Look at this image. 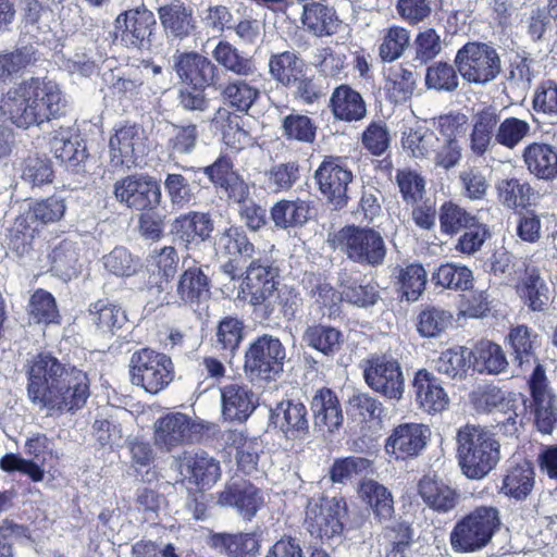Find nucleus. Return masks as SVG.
Wrapping results in <instances>:
<instances>
[{
    "mask_svg": "<svg viewBox=\"0 0 557 557\" xmlns=\"http://www.w3.org/2000/svg\"><path fill=\"white\" fill-rule=\"evenodd\" d=\"M27 397L50 416L75 412L90 395L86 372L61 362L51 352H40L26 366Z\"/></svg>",
    "mask_w": 557,
    "mask_h": 557,
    "instance_id": "1",
    "label": "nucleus"
},
{
    "mask_svg": "<svg viewBox=\"0 0 557 557\" xmlns=\"http://www.w3.org/2000/svg\"><path fill=\"white\" fill-rule=\"evenodd\" d=\"M66 106L67 100L54 81L32 77L8 90L0 110L12 124L27 129L59 117Z\"/></svg>",
    "mask_w": 557,
    "mask_h": 557,
    "instance_id": "2",
    "label": "nucleus"
},
{
    "mask_svg": "<svg viewBox=\"0 0 557 557\" xmlns=\"http://www.w3.org/2000/svg\"><path fill=\"white\" fill-rule=\"evenodd\" d=\"M278 269L268 260L253 259L246 270L245 283L250 295V304L270 317L274 312L294 314L297 295L287 285L276 280Z\"/></svg>",
    "mask_w": 557,
    "mask_h": 557,
    "instance_id": "3",
    "label": "nucleus"
},
{
    "mask_svg": "<svg viewBox=\"0 0 557 557\" xmlns=\"http://www.w3.org/2000/svg\"><path fill=\"white\" fill-rule=\"evenodd\" d=\"M456 442L460 469L469 479H483L500 460V444L485 426H461L457 431Z\"/></svg>",
    "mask_w": 557,
    "mask_h": 557,
    "instance_id": "4",
    "label": "nucleus"
},
{
    "mask_svg": "<svg viewBox=\"0 0 557 557\" xmlns=\"http://www.w3.org/2000/svg\"><path fill=\"white\" fill-rule=\"evenodd\" d=\"M333 242L350 261L360 265L376 268L385 261V240L374 228L347 225L334 235Z\"/></svg>",
    "mask_w": 557,
    "mask_h": 557,
    "instance_id": "5",
    "label": "nucleus"
},
{
    "mask_svg": "<svg viewBox=\"0 0 557 557\" xmlns=\"http://www.w3.org/2000/svg\"><path fill=\"white\" fill-rule=\"evenodd\" d=\"M455 66L469 84L485 85L502 72V60L497 50L481 41H469L456 53Z\"/></svg>",
    "mask_w": 557,
    "mask_h": 557,
    "instance_id": "6",
    "label": "nucleus"
},
{
    "mask_svg": "<svg viewBox=\"0 0 557 557\" xmlns=\"http://www.w3.org/2000/svg\"><path fill=\"white\" fill-rule=\"evenodd\" d=\"M129 376L134 385L154 395L173 381L174 366L165 354L150 348H141L131 357Z\"/></svg>",
    "mask_w": 557,
    "mask_h": 557,
    "instance_id": "7",
    "label": "nucleus"
},
{
    "mask_svg": "<svg viewBox=\"0 0 557 557\" xmlns=\"http://www.w3.org/2000/svg\"><path fill=\"white\" fill-rule=\"evenodd\" d=\"M286 350L269 334L256 338L245 352L244 371L251 381H274L283 371Z\"/></svg>",
    "mask_w": 557,
    "mask_h": 557,
    "instance_id": "8",
    "label": "nucleus"
},
{
    "mask_svg": "<svg viewBox=\"0 0 557 557\" xmlns=\"http://www.w3.org/2000/svg\"><path fill=\"white\" fill-rule=\"evenodd\" d=\"M313 178L329 206L335 210L347 206L352 173L339 159H324L314 171Z\"/></svg>",
    "mask_w": 557,
    "mask_h": 557,
    "instance_id": "9",
    "label": "nucleus"
},
{
    "mask_svg": "<svg viewBox=\"0 0 557 557\" xmlns=\"http://www.w3.org/2000/svg\"><path fill=\"white\" fill-rule=\"evenodd\" d=\"M363 374L374 392L393 400L403 398L405 377L399 362L393 357L384 355L370 359Z\"/></svg>",
    "mask_w": 557,
    "mask_h": 557,
    "instance_id": "10",
    "label": "nucleus"
},
{
    "mask_svg": "<svg viewBox=\"0 0 557 557\" xmlns=\"http://www.w3.org/2000/svg\"><path fill=\"white\" fill-rule=\"evenodd\" d=\"M114 196L127 208L138 211L152 210L161 201V188L146 175H129L114 184Z\"/></svg>",
    "mask_w": 557,
    "mask_h": 557,
    "instance_id": "11",
    "label": "nucleus"
},
{
    "mask_svg": "<svg viewBox=\"0 0 557 557\" xmlns=\"http://www.w3.org/2000/svg\"><path fill=\"white\" fill-rule=\"evenodd\" d=\"M156 23L153 13L144 7L127 10L115 18L116 38L128 48L143 49L150 45Z\"/></svg>",
    "mask_w": 557,
    "mask_h": 557,
    "instance_id": "12",
    "label": "nucleus"
},
{
    "mask_svg": "<svg viewBox=\"0 0 557 557\" xmlns=\"http://www.w3.org/2000/svg\"><path fill=\"white\" fill-rule=\"evenodd\" d=\"M109 147L113 166H135L147 151L145 131L138 125L122 126L110 138Z\"/></svg>",
    "mask_w": 557,
    "mask_h": 557,
    "instance_id": "13",
    "label": "nucleus"
},
{
    "mask_svg": "<svg viewBox=\"0 0 557 557\" xmlns=\"http://www.w3.org/2000/svg\"><path fill=\"white\" fill-rule=\"evenodd\" d=\"M430 435L431 431L424 424H399L387 437L385 450L397 460L417 457L426 446Z\"/></svg>",
    "mask_w": 557,
    "mask_h": 557,
    "instance_id": "14",
    "label": "nucleus"
},
{
    "mask_svg": "<svg viewBox=\"0 0 557 557\" xmlns=\"http://www.w3.org/2000/svg\"><path fill=\"white\" fill-rule=\"evenodd\" d=\"M154 428L156 444L168 450L194 442L199 433L198 424L182 412L166 413L157 420Z\"/></svg>",
    "mask_w": 557,
    "mask_h": 557,
    "instance_id": "15",
    "label": "nucleus"
},
{
    "mask_svg": "<svg viewBox=\"0 0 557 557\" xmlns=\"http://www.w3.org/2000/svg\"><path fill=\"white\" fill-rule=\"evenodd\" d=\"M173 69L182 83L206 88L215 85L218 67L207 57L198 52H177L173 55Z\"/></svg>",
    "mask_w": 557,
    "mask_h": 557,
    "instance_id": "16",
    "label": "nucleus"
},
{
    "mask_svg": "<svg viewBox=\"0 0 557 557\" xmlns=\"http://www.w3.org/2000/svg\"><path fill=\"white\" fill-rule=\"evenodd\" d=\"M314 430L322 435L338 430L344 421L339 400L330 388L319 389L311 399Z\"/></svg>",
    "mask_w": 557,
    "mask_h": 557,
    "instance_id": "17",
    "label": "nucleus"
},
{
    "mask_svg": "<svg viewBox=\"0 0 557 557\" xmlns=\"http://www.w3.org/2000/svg\"><path fill=\"white\" fill-rule=\"evenodd\" d=\"M221 401L226 420L244 422L255 411L258 397L248 385L231 383L221 388Z\"/></svg>",
    "mask_w": 557,
    "mask_h": 557,
    "instance_id": "18",
    "label": "nucleus"
},
{
    "mask_svg": "<svg viewBox=\"0 0 557 557\" xmlns=\"http://www.w3.org/2000/svg\"><path fill=\"white\" fill-rule=\"evenodd\" d=\"M416 400L429 413H438L449 404V397L441 381L426 369L419 370L412 382Z\"/></svg>",
    "mask_w": 557,
    "mask_h": 557,
    "instance_id": "19",
    "label": "nucleus"
},
{
    "mask_svg": "<svg viewBox=\"0 0 557 557\" xmlns=\"http://www.w3.org/2000/svg\"><path fill=\"white\" fill-rule=\"evenodd\" d=\"M195 262L190 256L183 259V265L187 268L181 275L176 288L180 302L189 307L199 306L209 296L208 277L200 268L191 265Z\"/></svg>",
    "mask_w": 557,
    "mask_h": 557,
    "instance_id": "20",
    "label": "nucleus"
},
{
    "mask_svg": "<svg viewBox=\"0 0 557 557\" xmlns=\"http://www.w3.org/2000/svg\"><path fill=\"white\" fill-rule=\"evenodd\" d=\"M329 108L337 121L359 122L367 115V104L359 91L347 84L334 88Z\"/></svg>",
    "mask_w": 557,
    "mask_h": 557,
    "instance_id": "21",
    "label": "nucleus"
},
{
    "mask_svg": "<svg viewBox=\"0 0 557 557\" xmlns=\"http://www.w3.org/2000/svg\"><path fill=\"white\" fill-rule=\"evenodd\" d=\"M171 231L187 249H190L193 245L197 246L210 237L213 222L208 213L190 211L176 218Z\"/></svg>",
    "mask_w": 557,
    "mask_h": 557,
    "instance_id": "22",
    "label": "nucleus"
},
{
    "mask_svg": "<svg viewBox=\"0 0 557 557\" xmlns=\"http://www.w3.org/2000/svg\"><path fill=\"white\" fill-rule=\"evenodd\" d=\"M274 423L288 440L304 438L309 432L307 408L300 401L283 400L273 410Z\"/></svg>",
    "mask_w": 557,
    "mask_h": 557,
    "instance_id": "23",
    "label": "nucleus"
},
{
    "mask_svg": "<svg viewBox=\"0 0 557 557\" xmlns=\"http://www.w3.org/2000/svg\"><path fill=\"white\" fill-rule=\"evenodd\" d=\"M498 114L495 109L486 108L472 116V131L469 138V148L476 157H483L496 145V127Z\"/></svg>",
    "mask_w": 557,
    "mask_h": 557,
    "instance_id": "24",
    "label": "nucleus"
},
{
    "mask_svg": "<svg viewBox=\"0 0 557 557\" xmlns=\"http://www.w3.org/2000/svg\"><path fill=\"white\" fill-rule=\"evenodd\" d=\"M214 251L218 257L227 260L251 259L255 245L240 226L231 225L214 236Z\"/></svg>",
    "mask_w": 557,
    "mask_h": 557,
    "instance_id": "25",
    "label": "nucleus"
},
{
    "mask_svg": "<svg viewBox=\"0 0 557 557\" xmlns=\"http://www.w3.org/2000/svg\"><path fill=\"white\" fill-rule=\"evenodd\" d=\"M221 506L236 507L243 519L250 520L262 504L259 490L246 481L233 482L220 493Z\"/></svg>",
    "mask_w": 557,
    "mask_h": 557,
    "instance_id": "26",
    "label": "nucleus"
},
{
    "mask_svg": "<svg viewBox=\"0 0 557 557\" xmlns=\"http://www.w3.org/2000/svg\"><path fill=\"white\" fill-rule=\"evenodd\" d=\"M522 157L529 172L537 178L553 181L557 177V147L533 143L524 148Z\"/></svg>",
    "mask_w": 557,
    "mask_h": 557,
    "instance_id": "27",
    "label": "nucleus"
},
{
    "mask_svg": "<svg viewBox=\"0 0 557 557\" xmlns=\"http://www.w3.org/2000/svg\"><path fill=\"white\" fill-rule=\"evenodd\" d=\"M158 15L169 37L182 40L189 36L195 28L193 9L180 0H174L169 4L160 7Z\"/></svg>",
    "mask_w": 557,
    "mask_h": 557,
    "instance_id": "28",
    "label": "nucleus"
},
{
    "mask_svg": "<svg viewBox=\"0 0 557 557\" xmlns=\"http://www.w3.org/2000/svg\"><path fill=\"white\" fill-rule=\"evenodd\" d=\"M517 292L532 311H544L552 299L553 290L540 275L536 268H527L524 276L517 285Z\"/></svg>",
    "mask_w": 557,
    "mask_h": 557,
    "instance_id": "29",
    "label": "nucleus"
},
{
    "mask_svg": "<svg viewBox=\"0 0 557 557\" xmlns=\"http://www.w3.org/2000/svg\"><path fill=\"white\" fill-rule=\"evenodd\" d=\"M500 524H455L450 545L456 553H470L484 547Z\"/></svg>",
    "mask_w": 557,
    "mask_h": 557,
    "instance_id": "30",
    "label": "nucleus"
},
{
    "mask_svg": "<svg viewBox=\"0 0 557 557\" xmlns=\"http://www.w3.org/2000/svg\"><path fill=\"white\" fill-rule=\"evenodd\" d=\"M181 469L182 473L202 488L212 486L221 475L219 462L206 453L186 456L182 461Z\"/></svg>",
    "mask_w": 557,
    "mask_h": 557,
    "instance_id": "31",
    "label": "nucleus"
},
{
    "mask_svg": "<svg viewBox=\"0 0 557 557\" xmlns=\"http://www.w3.org/2000/svg\"><path fill=\"white\" fill-rule=\"evenodd\" d=\"M302 342L323 356L333 358L342 350L344 335L334 326L313 324L305 330Z\"/></svg>",
    "mask_w": 557,
    "mask_h": 557,
    "instance_id": "32",
    "label": "nucleus"
},
{
    "mask_svg": "<svg viewBox=\"0 0 557 557\" xmlns=\"http://www.w3.org/2000/svg\"><path fill=\"white\" fill-rule=\"evenodd\" d=\"M301 22L308 32L319 37L335 34L339 26L335 10L321 2L305 5Z\"/></svg>",
    "mask_w": 557,
    "mask_h": 557,
    "instance_id": "33",
    "label": "nucleus"
},
{
    "mask_svg": "<svg viewBox=\"0 0 557 557\" xmlns=\"http://www.w3.org/2000/svg\"><path fill=\"white\" fill-rule=\"evenodd\" d=\"M51 271L64 281L79 272V246L76 242L63 239L55 244L49 255Z\"/></svg>",
    "mask_w": 557,
    "mask_h": 557,
    "instance_id": "34",
    "label": "nucleus"
},
{
    "mask_svg": "<svg viewBox=\"0 0 557 557\" xmlns=\"http://www.w3.org/2000/svg\"><path fill=\"white\" fill-rule=\"evenodd\" d=\"M238 119L225 108H219L211 119L213 126L221 131L225 144L236 150L253 145V137L239 125Z\"/></svg>",
    "mask_w": 557,
    "mask_h": 557,
    "instance_id": "35",
    "label": "nucleus"
},
{
    "mask_svg": "<svg viewBox=\"0 0 557 557\" xmlns=\"http://www.w3.org/2000/svg\"><path fill=\"white\" fill-rule=\"evenodd\" d=\"M470 354L473 357V368L480 373L499 374L508 367L503 348L490 341L479 342Z\"/></svg>",
    "mask_w": 557,
    "mask_h": 557,
    "instance_id": "36",
    "label": "nucleus"
},
{
    "mask_svg": "<svg viewBox=\"0 0 557 557\" xmlns=\"http://www.w3.org/2000/svg\"><path fill=\"white\" fill-rule=\"evenodd\" d=\"M359 497L367 503L379 520H389L393 517L394 507L391 493L379 482L367 479L358 486Z\"/></svg>",
    "mask_w": 557,
    "mask_h": 557,
    "instance_id": "37",
    "label": "nucleus"
},
{
    "mask_svg": "<svg viewBox=\"0 0 557 557\" xmlns=\"http://www.w3.org/2000/svg\"><path fill=\"white\" fill-rule=\"evenodd\" d=\"M359 497L367 503L379 520H389L393 517L394 507L391 493L379 482L367 479L358 486Z\"/></svg>",
    "mask_w": 557,
    "mask_h": 557,
    "instance_id": "38",
    "label": "nucleus"
},
{
    "mask_svg": "<svg viewBox=\"0 0 557 557\" xmlns=\"http://www.w3.org/2000/svg\"><path fill=\"white\" fill-rule=\"evenodd\" d=\"M359 497L367 503L379 520H389L393 517L394 507L391 493L379 482L367 479L358 486Z\"/></svg>",
    "mask_w": 557,
    "mask_h": 557,
    "instance_id": "39",
    "label": "nucleus"
},
{
    "mask_svg": "<svg viewBox=\"0 0 557 557\" xmlns=\"http://www.w3.org/2000/svg\"><path fill=\"white\" fill-rule=\"evenodd\" d=\"M310 214V205L302 199L280 200L271 208V219L278 228L304 225Z\"/></svg>",
    "mask_w": 557,
    "mask_h": 557,
    "instance_id": "40",
    "label": "nucleus"
},
{
    "mask_svg": "<svg viewBox=\"0 0 557 557\" xmlns=\"http://www.w3.org/2000/svg\"><path fill=\"white\" fill-rule=\"evenodd\" d=\"M213 59L226 71L237 76H252L257 67L251 58H247L231 42L221 40L212 51Z\"/></svg>",
    "mask_w": 557,
    "mask_h": 557,
    "instance_id": "41",
    "label": "nucleus"
},
{
    "mask_svg": "<svg viewBox=\"0 0 557 557\" xmlns=\"http://www.w3.org/2000/svg\"><path fill=\"white\" fill-rule=\"evenodd\" d=\"M507 339L512 349L515 361L518 362L520 368L523 369L536 362L537 334L531 329L527 325H517L510 330Z\"/></svg>",
    "mask_w": 557,
    "mask_h": 557,
    "instance_id": "42",
    "label": "nucleus"
},
{
    "mask_svg": "<svg viewBox=\"0 0 557 557\" xmlns=\"http://www.w3.org/2000/svg\"><path fill=\"white\" fill-rule=\"evenodd\" d=\"M419 491L423 500L435 511L447 512L457 504L456 492L444 482L430 476L420 481Z\"/></svg>",
    "mask_w": 557,
    "mask_h": 557,
    "instance_id": "43",
    "label": "nucleus"
},
{
    "mask_svg": "<svg viewBox=\"0 0 557 557\" xmlns=\"http://www.w3.org/2000/svg\"><path fill=\"white\" fill-rule=\"evenodd\" d=\"M304 61L295 51H284L271 55L269 72L274 81L283 86H290L302 76Z\"/></svg>",
    "mask_w": 557,
    "mask_h": 557,
    "instance_id": "44",
    "label": "nucleus"
},
{
    "mask_svg": "<svg viewBox=\"0 0 557 557\" xmlns=\"http://www.w3.org/2000/svg\"><path fill=\"white\" fill-rule=\"evenodd\" d=\"M497 200L508 209L527 208L531 205L533 189L518 178H502L495 184Z\"/></svg>",
    "mask_w": 557,
    "mask_h": 557,
    "instance_id": "45",
    "label": "nucleus"
},
{
    "mask_svg": "<svg viewBox=\"0 0 557 557\" xmlns=\"http://www.w3.org/2000/svg\"><path fill=\"white\" fill-rule=\"evenodd\" d=\"M410 30L404 26L391 25L380 35L379 57L383 62H394L401 58L410 46Z\"/></svg>",
    "mask_w": 557,
    "mask_h": 557,
    "instance_id": "46",
    "label": "nucleus"
},
{
    "mask_svg": "<svg viewBox=\"0 0 557 557\" xmlns=\"http://www.w3.org/2000/svg\"><path fill=\"white\" fill-rule=\"evenodd\" d=\"M212 544L224 549L230 557H250L259 550L260 541L255 533H216Z\"/></svg>",
    "mask_w": 557,
    "mask_h": 557,
    "instance_id": "47",
    "label": "nucleus"
},
{
    "mask_svg": "<svg viewBox=\"0 0 557 557\" xmlns=\"http://www.w3.org/2000/svg\"><path fill=\"white\" fill-rule=\"evenodd\" d=\"M438 138L434 131L424 125H416L404 131L403 148L417 159L426 158L435 151Z\"/></svg>",
    "mask_w": 557,
    "mask_h": 557,
    "instance_id": "48",
    "label": "nucleus"
},
{
    "mask_svg": "<svg viewBox=\"0 0 557 557\" xmlns=\"http://www.w3.org/2000/svg\"><path fill=\"white\" fill-rule=\"evenodd\" d=\"M534 485V471L528 462L519 463L507 470L502 491L516 499H524Z\"/></svg>",
    "mask_w": 557,
    "mask_h": 557,
    "instance_id": "49",
    "label": "nucleus"
},
{
    "mask_svg": "<svg viewBox=\"0 0 557 557\" xmlns=\"http://www.w3.org/2000/svg\"><path fill=\"white\" fill-rule=\"evenodd\" d=\"M66 210L65 200L60 196H51L29 205L28 210L23 213L34 225H47L60 221Z\"/></svg>",
    "mask_w": 557,
    "mask_h": 557,
    "instance_id": "50",
    "label": "nucleus"
},
{
    "mask_svg": "<svg viewBox=\"0 0 557 557\" xmlns=\"http://www.w3.org/2000/svg\"><path fill=\"white\" fill-rule=\"evenodd\" d=\"M470 350L463 346H457L443 351L433 360L434 369L449 379H461L470 367Z\"/></svg>",
    "mask_w": 557,
    "mask_h": 557,
    "instance_id": "51",
    "label": "nucleus"
},
{
    "mask_svg": "<svg viewBox=\"0 0 557 557\" xmlns=\"http://www.w3.org/2000/svg\"><path fill=\"white\" fill-rule=\"evenodd\" d=\"M384 557H407L414 543L410 524H387L383 530Z\"/></svg>",
    "mask_w": 557,
    "mask_h": 557,
    "instance_id": "52",
    "label": "nucleus"
},
{
    "mask_svg": "<svg viewBox=\"0 0 557 557\" xmlns=\"http://www.w3.org/2000/svg\"><path fill=\"white\" fill-rule=\"evenodd\" d=\"M51 150L61 162L76 165L86 159V147L75 138L70 129H59L51 139Z\"/></svg>",
    "mask_w": 557,
    "mask_h": 557,
    "instance_id": "53",
    "label": "nucleus"
},
{
    "mask_svg": "<svg viewBox=\"0 0 557 557\" xmlns=\"http://www.w3.org/2000/svg\"><path fill=\"white\" fill-rule=\"evenodd\" d=\"M347 516V504L343 497H322L317 502H309L307 519L317 522H341Z\"/></svg>",
    "mask_w": 557,
    "mask_h": 557,
    "instance_id": "54",
    "label": "nucleus"
},
{
    "mask_svg": "<svg viewBox=\"0 0 557 557\" xmlns=\"http://www.w3.org/2000/svg\"><path fill=\"white\" fill-rule=\"evenodd\" d=\"M299 177V164L296 161L274 164L264 172L265 189L275 194L286 191Z\"/></svg>",
    "mask_w": 557,
    "mask_h": 557,
    "instance_id": "55",
    "label": "nucleus"
},
{
    "mask_svg": "<svg viewBox=\"0 0 557 557\" xmlns=\"http://www.w3.org/2000/svg\"><path fill=\"white\" fill-rule=\"evenodd\" d=\"M432 280L436 285L445 288L467 290L472 286L473 275L472 271L465 265L446 263L433 273Z\"/></svg>",
    "mask_w": 557,
    "mask_h": 557,
    "instance_id": "56",
    "label": "nucleus"
},
{
    "mask_svg": "<svg viewBox=\"0 0 557 557\" xmlns=\"http://www.w3.org/2000/svg\"><path fill=\"white\" fill-rule=\"evenodd\" d=\"M341 286L343 288L344 300L348 304L368 308L374 306L380 299V292L376 284H361L351 277L342 278Z\"/></svg>",
    "mask_w": 557,
    "mask_h": 557,
    "instance_id": "57",
    "label": "nucleus"
},
{
    "mask_svg": "<svg viewBox=\"0 0 557 557\" xmlns=\"http://www.w3.org/2000/svg\"><path fill=\"white\" fill-rule=\"evenodd\" d=\"M425 86L437 91H455L459 86L457 67L447 62L433 63L426 69Z\"/></svg>",
    "mask_w": 557,
    "mask_h": 557,
    "instance_id": "58",
    "label": "nucleus"
},
{
    "mask_svg": "<svg viewBox=\"0 0 557 557\" xmlns=\"http://www.w3.org/2000/svg\"><path fill=\"white\" fill-rule=\"evenodd\" d=\"M453 314L437 307L423 309L418 315L417 329L423 337H436L451 324Z\"/></svg>",
    "mask_w": 557,
    "mask_h": 557,
    "instance_id": "59",
    "label": "nucleus"
},
{
    "mask_svg": "<svg viewBox=\"0 0 557 557\" xmlns=\"http://www.w3.org/2000/svg\"><path fill=\"white\" fill-rule=\"evenodd\" d=\"M398 283L408 301H416L425 288L426 271L419 263H411L398 269Z\"/></svg>",
    "mask_w": 557,
    "mask_h": 557,
    "instance_id": "60",
    "label": "nucleus"
},
{
    "mask_svg": "<svg viewBox=\"0 0 557 557\" xmlns=\"http://www.w3.org/2000/svg\"><path fill=\"white\" fill-rule=\"evenodd\" d=\"M199 133L197 125H172V132L168 140V149L170 158L176 156L190 154L197 145Z\"/></svg>",
    "mask_w": 557,
    "mask_h": 557,
    "instance_id": "61",
    "label": "nucleus"
},
{
    "mask_svg": "<svg viewBox=\"0 0 557 557\" xmlns=\"http://www.w3.org/2000/svg\"><path fill=\"white\" fill-rule=\"evenodd\" d=\"M387 82L391 85V96L396 102L409 100L417 83L414 73L403 64H397L388 70Z\"/></svg>",
    "mask_w": 557,
    "mask_h": 557,
    "instance_id": "62",
    "label": "nucleus"
},
{
    "mask_svg": "<svg viewBox=\"0 0 557 557\" xmlns=\"http://www.w3.org/2000/svg\"><path fill=\"white\" fill-rule=\"evenodd\" d=\"M89 313L92 322L103 332L121 327L126 320L124 311L108 300H98L90 305Z\"/></svg>",
    "mask_w": 557,
    "mask_h": 557,
    "instance_id": "63",
    "label": "nucleus"
},
{
    "mask_svg": "<svg viewBox=\"0 0 557 557\" xmlns=\"http://www.w3.org/2000/svg\"><path fill=\"white\" fill-rule=\"evenodd\" d=\"M530 124L518 117L498 119L496 127V143L508 149L516 148L530 133Z\"/></svg>",
    "mask_w": 557,
    "mask_h": 557,
    "instance_id": "64",
    "label": "nucleus"
}]
</instances>
